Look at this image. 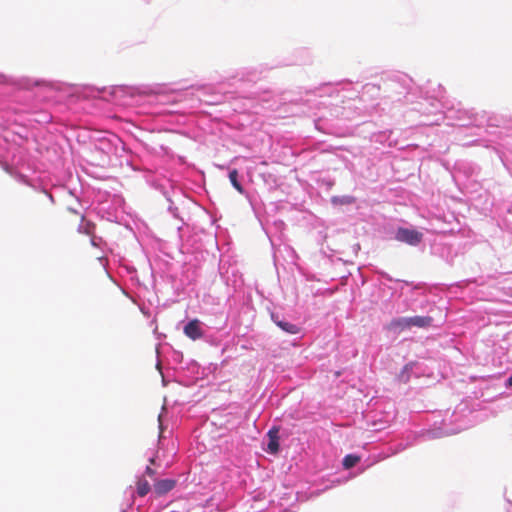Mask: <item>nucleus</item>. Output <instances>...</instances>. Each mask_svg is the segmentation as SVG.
I'll return each mask as SVG.
<instances>
[{
	"mask_svg": "<svg viewBox=\"0 0 512 512\" xmlns=\"http://www.w3.org/2000/svg\"><path fill=\"white\" fill-rule=\"evenodd\" d=\"M268 436H269V443L267 445V451L271 454H276L279 450L278 430L271 429L268 432Z\"/></svg>",
	"mask_w": 512,
	"mask_h": 512,
	"instance_id": "obj_5",
	"label": "nucleus"
},
{
	"mask_svg": "<svg viewBox=\"0 0 512 512\" xmlns=\"http://www.w3.org/2000/svg\"><path fill=\"white\" fill-rule=\"evenodd\" d=\"M409 319V328L418 327L425 328L431 325L433 319L429 316H414L408 317Z\"/></svg>",
	"mask_w": 512,
	"mask_h": 512,
	"instance_id": "obj_4",
	"label": "nucleus"
},
{
	"mask_svg": "<svg viewBox=\"0 0 512 512\" xmlns=\"http://www.w3.org/2000/svg\"><path fill=\"white\" fill-rule=\"evenodd\" d=\"M176 485L174 479H161L154 483V492L157 496H163L170 492Z\"/></svg>",
	"mask_w": 512,
	"mask_h": 512,
	"instance_id": "obj_3",
	"label": "nucleus"
},
{
	"mask_svg": "<svg viewBox=\"0 0 512 512\" xmlns=\"http://www.w3.org/2000/svg\"><path fill=\"white\" fill-rule=\"evenodd\" d=\"M277 326H279L283 331L289 334H297L299 332V327L295 324L286 322V321H277Z\"/></svg>",
	"mask_w": 512,
	"mask_h": 512,
	"instance_id": "obj_8",
	"label": "nucleus"
},
{
	"mask_svg": "<svg viewBox=\"0 0 512 512\" xmlns=\"http://www.w3.org/2000/svg\"><path fill=\"white\" fill-rule=\"evenodd\" d=\"M395 239L416 246L422 241L423 234L415 229L399 228L396 231Z\"/></svg>",
	"mask_w": 512,
	"mask_h": 512,
	"instance_id": "obj_1",
	"label": "nucleus"
},
{
	"mask_svg": "<svg viewBox=\"0 0 512 512\" xmlns=\"http://www.w3.org/2000/svg\"><path fill=\"white\" fill-rule=\"evenodd\" d=\"M150 489V484L146 479L141 477L137 480L136 491L140 497L146 496L149 493Z\"/></svg>",
	"mask_w": 512,
	"mask_h": 512,
	"instance_id": "obj_7",
	"label": "nucleus"
},
{
	"mask_svg": "<svg viewBox=\"0 0 512 512\" xmlns=\"http://www.w3.org/2000/svg\"><path fill=\"white\" fill-rule=\"evenodd\" d=\"M149 463H150V464H152V465H154V464H155V458H154V457H153V458H150Z\"/></svg>",
	"mask_w": 512,
	"mask_h": 512,
	"instance_id": "obj_13",
	"label": "nucleus"
},
{
	"mask_svg": "<svg viewBox=\"0 0 512 512\" xmlns=\"http://www.w3.org/2000/svg\"><path fill=\"white\" fill-rule=\"evenodd\" d=\"M507 386L512 387V375L507 379Z\"/></svg>",
	"mask_w": 512,
	"mask_h": 512,
	"instance_id": "obj_12",
	"label": "nucleus"
},
{
	"mask_svg": "<svg viewBox=\"0 0 512 512\" xmlns=\"http://www.w3.org/2000/svg\"><path fill=\"white\" fill-rule=\"evenodd\" d=\"M388 329L389 330H399V331H403L405 329H410L409 328V319H408V317H402V318L393 319L389 323Z\"/></svg>",
	"mask_w": 512,
	"mask_h": 512,
	"instance_id": "obj_6",
	"label": "nucleus"
},
{
	"mask_svg": "<svg viewBox=\"0 0 512 512\" xmlns=\"http://www.w3.org/2000/svg\"><path fill=\"white\" fill-rule=\"evenodd\" d=\"M229 180L233 187L239 192L243 193L244 189L243 186L238 181V171L236 169H233L229 172Z\"/></svg>",
	"mask_w": 512,
	"mask_h": 512,
	"instance_id": "obj_9",
	"label": "nucleus"
},
{
	"mask_svg": "<svg viewBox=\"0 0 512 512\" xmlns=\"http://www.w3.org/2000/svg\"><path fill=\"white\" fill-rule=\"evenodd\" d=\"M360 461V457L353 454H348L343 459V466L345 469L354 467Z\"/></svg>",
	"mask_w": 512,
	"mask_h": 512,
	"instance_id": "obj_10",
	"label": "nucleus"
},
{
	"mask_svg": "<svg viewBox=\"0 0 512 512\" xmlns=\"http://www.w3.org/2000/svg\"><path fill=\"white\" fill-rule=\"evenodd\" d=\"M145 474L148 475L150 478H153L156 475V471L152 469L150 466H147L145 469Z\"/></svg>",
	"mask_w": 512,
	"mask_h": 512,
	"instance_id": "obj_11",
	"label": "nucleus"
},
{
	"mask_svg": "<svg viewBox=\"0 0 512 512\" xmlns=\"http://www.w3.org/2000/svg\"><path fill=\"white\" fill-rule=\"evenodd\" d=\"M184 333L192 340L200 339L203 336L200 321L198 319L189 321L184 327Z\"/></svg>",
	"mask_w": 512,
	"mask_h": 512,
	"instance_id": "obj_2",
	"label": "nucleus"
}]
</instances>
